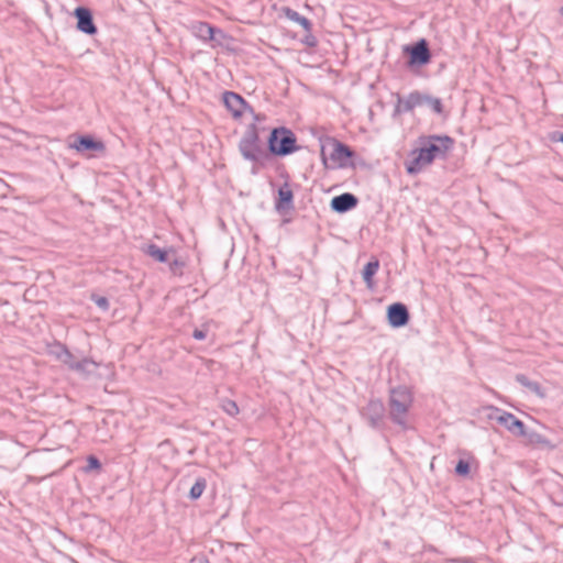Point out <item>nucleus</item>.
<instances>
[{
  "label": "nucleus",
  "mask_w": 563,
  "mask_h": 563,
  "mask_svg": "<svg viewBox=\"0 0 563 563\" xmlns=\"http://www.w3.org/2000/svg\"><path fill=\"white\" fill-rule=\"evenodd\" d=\"M419 144L420 147L412 151V154H416V156L406 164V170L409 175L420 173L435 158H444L452 148L454 141L448 135L433 134L419 137Z\"/></svg>",
  "instance_id": "nucleus-1"
},
{
  "label": "nucleus",
  "mask_w": 563,
  "mask_h": 563,
  "mask_svg": "<svg viewBox=\"0 0 563 563\" xmlns=\"http://www.w3.org/2000/svg\"><path fill=\"white\" fill-rule=\"evenodd\" d=\"M239 151L245 161L263 166L269 159L268 150L263 146L260 129L255 123L247 125L239 142Z\"/></svg>",
  "instance_id": "nucleus-2"
},
{
  "label": "nucleus",
  "mask_w": 563,
  "mask_h": 563,
  "mask_svg": "<svg viewBox=\"0 0 563 563\" xmlns=\"http://www.w3.org/2000/svg\"><path fill=\"white\" fill-rule=\"evenodd\" d=\"M397 102L394 108L393 117L396 118L401 113L411 112L418 107H427L437 114L443 113V103L440 98L415 90L406 98L396 93Z\"/></svg>",
  "instance_id": "nucleus-3"
},
{
  "label": "nucleus",
  "mask_w": 563,
  "mask_h": 563,
  "mask_svg": "<svg viewBox=\"0 0 563 563\" xmlns=\"http://www.w3.org/2000/svg\"><path fill=\"white\" fill-rule=\"evenodd\" d=\"M412 401V394L406 386L394 387L389 390V418L402 430L408 429L407 416Z\"/></svg>",
  "instance_id": "nucleus-4"
},
{
  "label": "nucleus",
  "mask_w": 563,
  "mask_h": 563,
  "mask_svg": "<svg viewBox=\"0 0 563 563\" xmlns=\"http://www.w3.org/2000/svg\"><path fill=\"white\" fill-rule=\"evenodd\" d=\"M354 155V151L339 140L331 136L323 140L321 158L325 168H345L350 166L349 159Z\"/></svg>",
  "instance_id": "nucleus-5"
},
{
  "label": "nucleus",
  "mask_w": 563,
  "mask_h": 563,
  "mask_svg": "<svg viewBox=\"0 0 563 563\" xmlns=\"http://www.w3.org/2000/svg\"><path fill=\"white\" fill-rule=\"evenodd\" d=\"M267 150L272 155L284 157L299 150L295 133L285 126L274 128L267 139Z\"/></svg>",
  "instance_id": "nucleus-6"
},
{
  "label": "nucleus",
  "mask_w": 563,
  "mask_h": 563,
  "mask_svg": "<svg viewBox=\"0 0 563 563\" xmlns=\"http://www.w3.org/2000/svg\"><path fill=\"white\" fill-rule=\"evenodd\" d=\"M402 52L408 56L407 66L409 68L421 67L431 62V52L426 38H420L413 44L405 45Z\"/></svg>",
  "instance_id": "nucleus-7"
},
{
  "label": "nucleus",
  "mask_w": 563,
  "mask_h": 563,
  "mask_svg": "<svg viewBox=\"0 0 563 563\" xmlns=\"http://www.w3.org/2000/svg\"><path fill=\"white\" fill-rule=\"evenodd\" d=\"M386 408L380 399H371L361 409L362 418L373 429H382L385 424Z\"/></svg>",
  "instance_id": "nucleus-8"
},
{
  "label": "nucleus",
  "mask_w": 563,
  "mask_h": 563,
  "mask_svg": "<svg viewBox=\"0 0 563 563\" xmlns=\"http://www.w3.org/2000/svg\"><path fill=\"white\" fill-rule=\"evenodd\" d=\"M489 419L496 420L499 424L504 426L510 433L516 437L526 434V426L515 415L494 408L493 413L489 415Z\"/></svg>",
  "instance_id": "nucleus-9"
},
{
  "label": "nucleus",
  "mask_w": 563,
  "mask_h": 563,
  "mask_svg": "<svg viewBox=\"0 0 563 563\" xmlns=\"http://www.w3.org/2000/svg\"><path fill=\"white\" fill-rule=\"evenodd\" d=\"M73 15L77 20L76 27L79 32L87 35H95L98 32V29L93 22V15L89 8L87 7H77Z\"/></svg>",
  "instance_id": "nucleus-10"
},
{
  "label": "nucleus",
  "mask_w": 563,
  "mask_h": 563,
  "mask_svg": "<svg viewBox=\"0 0 563 563\" xmlns=\"http://www.w3.org/2000/svg\"><path fill=\"white\" fill-rule=\"evenodd\" d=\"M223 103L234 118H240L245 110L253 113V108L236 92L225 91L223 93Z\"/></svg>",
  "instance_id": "nucleus-11"
},
{
  "label": "nucleus",
  "mask_w": 563,
  "mask_h": 563,
  "mask_svg": "<svg viewBox=\"0 0 563 563\" xmlns=\"http://www.w3.org/2000/svg\"><path fill=\"white\" fill-rule=\"evenodd\" d=\"M410 316L406 305L394 302L387 308V320L393 328L405 327L409 322Z\"/></svg>",
  "instance_id": "nucleus-12"
},
{
  "label": "nucleus",
  "mask_w": 563,
  "mask_h": 563,
  "mask_svg": "<svg viewBox=\"0 0 563 563\" xmlns=\"http://www.w3.org/2000/svg\"><path fill=\"white\" fill-rule=\"evenodd\" d=\"M191 30L194 35L203 42L217 41V35H220L221 38L225 36L221 29L212 26L208 22H196Z\"/></svg>",
  "instance_id": "nucleus-13"
},
{
  "label": "nucleus",
  "mask_w": 563,
  "mask_h": 563,
  "mask_svg": "<svg viewBox=\"0 0 563 563\" xmlns=\"http://www.w3.org/2000/svg\"><path fill=\"white\" fill-rule=\"evenodd\" d=\"M358 203V199L351 192H344L335 196L330 201V208L336 213H345L354 209Z\"/></svg>",
  "instance_id": "nucleus-14"
},
{
  "label": "nucleus",
  "mask_w": 563,
  "mask_h": 563,
  "mask_svg": "<svg viewBox=\"0 0 563 563\" xmlns=\"http://www.w3.org/2000/svg\"><path fill=\"white\" fill-rule=\"evenodd\" d=\"M70 147L75 148L77 152H99L103 153L106 151V145L102 141L96 140L91 135H80L76 139V141L70 144Z\"/></svg>",
  "instance_id": "nucleus-15"
},
{
  "label": "nucleus",
  "mask_w": 563,
  "mask_h": 563,
  "mask_svg": "<svg viewBox=\"0 0 563 563\" xmlns=\"http://www.w3.org/2000/svg\"><path fill=\"white\" fill-rule=\"evenodd\" d=\"M275 209L279 213H286L289 210L294 209V192L290 189L288 183H285L278 189V198L275 202Z\"/></svg>",
  "instance_id": "nucleus-16"
},
{
  "label": "nucleus",
  "mask_w": 563,
  "mask_h": 563,
  "mask_svg": "<svg viewBox=\"0 0 563 563\" xmlns=\"http://www.w3.org/2000/svg\"><path fill=\"white\" fill-rule=\"evenodd\" d=\"M144 253L158 263H167L169 261V253H175L173 249H161L156 244H147L143 247Z\"/></svg>",
  "instance_id": "nucleus-17"
},
{
  "label": "nucleus",
  "mask_w": 563,
  "mask_h": 563,
  "mask_svg": "<svg viewBox=\"0 0 563 563\" xmlns=\"http://www.w3.org/2000/svg\"><path fill=\"white\" fill-rule=\"evenodd\" d=\"M516 382H518L521 386L526 387L538 397H545V391L542 386L538 382L530 380L525 374H518L516 376Z\"/></svg>",
  "instance_id": "nucleus-18"
},
{
  "label": "nucleus",
  "mask_w": 563,
  "mask_h": 563,
  "mask_svg": "<svg viewBox=\"0 0 563 563\" xmlns=\"http://www.w3.org/2000/svg\"><path fill=\"white\" fill-rule=\"evenodd\" d=\"M379 268V261L374 258L372 261H369L363 268L362 271V277H363V280L365 282L366 286L368 288H373L374 286V280H373V277L375 276V274L377 273Z\"/></svg>",
  "instance_id": "nucleus-19"
},
{
  "label": "nucleus",
  "mask_w": 563,
  "mask_h": 563,
  "mask_svg": "<svg viewBox=\"0 0 563 563\" xmlns=\"http://www.w3.org/2000/svg\"><path fill=\"white\" fill-rule=\"evenodd\" d=\"M98 364L91 358L78 360V362L71 365V371L77 372L84 376H88L96 372Z\"/></svg>",
  "instance_id": "nucleus-20"
},
{
  "label": "nucleus",
  "mask_w": 563,
  "mask_h": 563,
  "mask_svg": "<svg viewBox=\"0 0 563 563\" xmlns=\"http://www.w3.org/2000/svg\"><path fill=\"white\" fill-rule=\"evenodd\" d=\"M286 16L289 20H291L292 22L300 24L307 32L311 31V27H312L311 21L308 20L306 16L299 14L297 11L287 8Z\"/></svg>",
  "instance_id": "nucleus-21"
},
{
  "label": "nucleus",
  "mask_w": 563,
  "mask_h": 563,
  "mask_svg": "<svg viewBox=\"0 0 563 563\" xmlns=\"http://www.w3.org/2000/svg\"><path fill=\"white\" fill-rule=\"evenodd\" d=\"M207 487V481L206 478L203 477H198L195 482V484L191 486L190 490H189V497L192 499V500H196L198 498L201 497V495L203 494L205 489Z\"/></svg>",
  "instance_id": "nucleus-22"
},
{
  "label": "nucleus",
  "mask_w": 563,
  "mask_h": 563,
  "mask_svg": "<svg viewBox=\"0 0 563 563\" xmlns=\"http://www.w3.org/2000/svg\"><path fill=\"white\" fill-rule=\"evenodd\" d=\"M221 409L231 417H235L240 411L236 402L228 398L221 400Z\"/></svg>",
  "instance_id": "nucleus-23"
},
{
  "label": "nucleus",
  "mask_w": 563,
  "mask_h": 563,
  "mask_svg": "<svg viewBox=\"0 0 563 563\" xmlns=\"http://www.w3.org/2000/svg\"><path fill=\"white\" fill-rule=\"evenodd\" d=\"M522 437L526 438L530 444H540V445L548 444V440L542 434H540L536 431H527L526 430V434H523Z\"/></svg>",
  "instance_id": "nucleus-24"
},
{
  "label": "nucleus",
  "mask_w": 563,
  "mask_h": 563,
  "mask_svg": "<svg viewBox=\"0 0 563 563\" xmlns=\"http://www.w3.org/2000/svg\"><path fill=\"white\" fill-rule=\"evenodd\" d=\"M470 471H471L470 463L462 459L459 460V462L455 465V473L459 476L465 477L470 474Z\"/></svg>",
  "instance_id": "nucleus-25"
},
{
  "label": "nucleus",
  "mask_w": 563,
  "mask_h": 563,
  "mask_svg": "<svg viewBox=\"0 0 563 563\" xmlns=\"http://www.w3.org/2000/svg\"><path fill=\"white\" fill-rule=\"evenodd\" d=\"M99 471L101 470V463L99 459L95 455H89L87 457V465L85 467V472H91V471Z\"/></svg>",
  "instance_id": "nucleus-26"
},
{
  "label": "nucleus",
  "mask_w": 563,
  "mask_h": 563,
  "mask_svg": "<svg viewBox=\"0 0 563 563\" xmlns=\"http://www.w3.org/2000/svg\"><path fill=\"white\" fill-rule=\"evenodd\" d=\"M62 356H64V358L60 362L67 365L70 369L71 365L78 362L68 349H62Z\"/></svg>",
  "instance_id": "nucleus-27"
},
{
  "label": "nucleus",
  "mask_w": 563,
  "mask_h": 563,
  "mask_svg": "<svg viewBox=\"0 0 563 563\" xmlns=\"http://www.w3.org/2000/svg\"><path fill=\"white\" fill-rule=\"evenodd\" d=\"M301 42L308 47H316L318 45L317 37L311 33V31L307 32Z\"/></svg>",
  "instance_id": "nucleus-28"
},
{
  "label": "nucleus",
  "mask_w": 563,
  "mask_h": 563,
  "mask_svg": "<svg viewBox=\"0 0 563 563\" xmlns=\"http://www.w3.org/2000/svg\"><path fill=\"white\" fill-rule=\"evenodd\" d=\"M62 349H67L66 345L62 343H57L54 345L52 353L56 356L57 360L62 361L64 356H62Z\"/></svg>",
  "instance_id": "nucleus-29"
},
{
  "label": "nucleus",
  "mask_w": 563,
  "mask_h": 563,
  "mask_svg": "<svg viewBox=\"0 0 563 563\" xmlns=\"http://www.w3.org/2000/svg\"><path fill=\"white\" fill-rule=\"evenodd\" d=\"M167 263L169 265V269L173 273H176L178 267L184 266V263L181 261H179L178 258H174L173 261L169 260Z\"/></svg>",
  "instance_id": "nucleus-30"
},
{
  "label": "nucleus",
  "mask_w": 563,
  "mask_h": 563,
  "mask_svg": "<svg viewBox=\"0 0 563 563\" xmlns=\"http://www.w3.org/2000/svg\"><path fill=\"white\" fill-rule=\"evenodd\" d=\"M95 302L99 308L103 310H107L109 308V301L106 297H98L95 299Z\"/></svg>",
  "instance_id": "nucleus-31"
},
{
  "label": "nucleus",
  "mask_w": 563,
  "mask_h": 563,
  "mask_svg": "<svg viewBox=\"0 0 563 563\" xmlns=\"http://www.w3.org/2000/svg\"><path fill=\"white\" fill-rule=\"evenodd\" d=\"M207 336V331L202 329H195L192 332V338L196 340H203Z\"/></svg>",
  "instance_id": "nucleus-32"
},
{
  "label": "nucleus",
  "mask_w": 563,
  "mask_h": 563,
  "mask_svg": "<svg viewBox=\"0 0 563 563\" xmlns=\"http://www.w3.org/2000/svg\"><path fill=\"white\" fill-rule=\"evenodd\" d=\"M551 140L553 142H561L563 143V132L555 131L551 134Z\"/></svg>",
  "instance_id": "nucleus-33"
},
{
  "label": "nucleus",
  "mask_w": 563,
  "mask_h": 563,
  "mask_svg": "<svg viewBox=\"0 0 563 563\" xmlns=\"http://www.w3.org/2000/svg\"><path fill=\"white\" fill-rule=\"evenodd\" d=\"M199 563H210L208 559H201Z\"/></svg>",
  "instance_id": "nucleus-34"
},
{
  "label": "nucleus",
  "mask_w": 563,
  "mask_h": 563,
  "mask_svg": "<svg viewBox=\"0 0 563 563\" xmlns=\"http://www.w3.org/2000/svg\"><path fill=\"white\" fill-rule=\"evenodd\" d=\"M255 120H260V114H254Z\"/></svg>",
  "instance_id": "nucleus-35"
},
{
  "label": "nucleus",
  "mask_w": 563,
  "mask_h": 563,
  "mask_svg": "<svg viewBox=\"0 0 563 563\" xmlns=\"http://www.w3.org/2000/svg\"><path fill=\"white\" fill-rule=\"evenodd\" d=\"M560 13H561V15H563V5L560 9Z\"/></svg>",
  "instance_id": "nucleus-36"
}]
</instances>
